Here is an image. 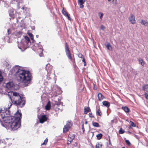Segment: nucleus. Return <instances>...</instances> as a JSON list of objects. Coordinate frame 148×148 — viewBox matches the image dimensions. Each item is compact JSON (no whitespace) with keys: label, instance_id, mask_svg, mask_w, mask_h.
Returning <instances> with one entry per match:
<instances>
[{"label":"nucleus","instance_id":"obj_1","mask_svg":"<svg viewBox=\"0 0 148 148\" xmlns=\"http://www.w3.org/2000/svg\"><path fill=\"white\" fill-rule=\"evenodd\" d=\"M12 105V103L9 102L7 107H0V122L1 125L7 130L14 131L20 127L22 114L17 111L14 116H11L9 109Z\"/></svg>","mask_w":148,"mask_h":148},{"label":"nucleus","instance_id":"obj_2","mask_svg":"<svg viewBox=\"0 0 148 148\" xmlns=\"http://www.w3.org/2000/svg\"><path fill=\"white\" fill-rule=\"evenodd\" d=\"M15 86L12 82L7 83L5 85L6 89L5 94L8 96L12 103L18 107L22 108L25 105V99L21 97L18 93L11 90L16 89Z\"/></svg>","mask_w":148,"mask_h":148},{"label":"nucleus","instance_id":"obj_3","mask_svg":"<svg viewBox=\"0 0 148 148\" xmlns=\"http://www.w3.org/2000/svg\"><path fill=\"white\" fill-rule=\"evenodd\" d=\"M11 71L12 74H15L18 82L23 83L25 86H28L30 84L32 75L29 71L17 65L13 67Z\"/></svg>","mask_w":148,"mask_h":148},{"label":"nucleus","instance_id":"obj_4","mask_svg":"<svg viewBox=\"0 0 148 148\" xmlns=\"http://www.w3.org/2000/svg\"><path fill=\"white\" fill-rule=\"evenodd\" d=\"M30 41V39L28 36H25L24 38L22 39L21 41L18 44V48L22 51H24L29 46L28 44L29 43Z\"/></svg>","mask_w":148,"mask_h":148},{"label":"nucleus","instance_id":"obj_5","mask_svg":"<svg viewBox=\"0 0 148 148\" xmlns=\"http://www.w3.org/2000/svg\"><path fill=\"white\" fill-rule=\"evenodd\" d=\"M65 49L66 55L69 59L70 60L72 61L73 60L70 53V51L69 48L67 43L66 42L65 45Z\"/></svg>","mask_w":148,"mask_h":148},{"label":"nucleus","instance_id":"obj_6","mask_svg":"<svg viewBox=\"0 0 148 148\" xmlns=\"http://www.w3.org/2000/svg\"><path fill=\"white\" fill-rule=\"evenodd\" d=\"M72 125V123L71 121H68L66 125L64 126L63 129V132H66L68 131L69 129Z\"/></svg>","mask_w":148,"mask_h":148},{"label":"nucleus","instance_id":"obj_7","mask_svg":"<svg viewBox=\"0 0 148 148\" xmlns=\"http://www.w3.org/2000/svg\"><path fill=\"white\" fill-rule=\"evenodd\" d=\"M47 118L45 115H42L41 117L39 119L40 122V123H43L45 122L47 120Z\"/></svg>","mask_w":148,"mask_h":148},{"label":"nucleus","instance_id":"obj_8","mask_svg":"<svg viewBox=\"0 0 148 148\" xmlns=\"http://www.w3.org/2000/svg\"><path fill=\"white\" fill-rule=\"evenodd\" d=\"M130 22L132 24H134L135 23L136 20L135 19L134 16L132 14L129 18Z\"/></svg>","mask_w":148,"mask_h":148},{"label":"nucleus","instance_id":"obj_9","mask_svg":"<svg viewBox=\"0 0 148 148\" xmlns=\"http://www.w3.org/2000/svg\"><path fill=\"white\" fill-rule=\"evenodd\" d=\"M45 68L48 74L50 73L52 69V66L50 65V64H48L46 65Z\"/></svg>","mask_w":148,"mask_h":148},{"label":"nucleus","instance_id":"obj_10","mask_svg":"<svg viewBox=\"0 0 148 148\" xmlns=\"http://www.w3.org/2000/svg\"><path fill=\"white\" fill-rule=\"evenodd\" d=\"M75 136L73 134H69L68 138V140L70 142V143L71 141L74 138Z\"/></svg>","mask_w":148,"mask_h":148},{"label":"nucleus","instance_id":"obj_11","mask_svg":"<svg viewBox=\"0 0 148 148\" xmlns=\"http://www.w3.org/2000/svg\"><path fill=\"white\" fill-rule=\"evenodd\" d=\"M122 109L126 113H128L130 111V109L126 106L122 107Z\"/></svg>","mask_w":148,"mask_h":148},{"label":"nucleus","instance_id":"obj_12","mask_svg":"<svg viewBox=\"0 0 148 148\" xmlns=\"http://www.w3.org/2000/svg\"><path fill=\"white\" fill-rule=\"evenodd\" d=\"M9 14L10 16L13 17L14 16V10L13 9H10L9 12Z\"/></svg>","mask_w":148,"mask_h":148},{"label":"nucleus","instance_id":"obj_13","mask_svg":"<svg viewBox=\"0 0 148 148\" xmlns=\"http://www.w3.org/2000/svg\"><path fill=\"white\" fill-rule=\"evenodd\" d=\"M140 23L142 25L147 27L148 26V22L146 21L142 20Z\"/></svg>","mask_w":148,"mask_h":148},{"label":"nucleus","instance_id":"obj_14","mask_svg":"<svg viewBox=\"0 0 148 148\" xmlns=\"http://www.w3.org/2000/svg\"><path fill=\"white\" fill-rule=\"evenodd\" d=\"M142 90L148 92V84H145L142 87Z\"/></svg>","mask_w":148,"mask_h":148},{"label":"nucleus","instance_id":"obj_15","mask_svg":"<svg viewBox=\"0 0 148 148\" xmlns=\"http://www.w3.org/2000/svg\"><path fill=\"white\" fill-rule=\"evenodd\" d=\"M98 98L99 101H101L104 98V96L101 93L98 94Z\"/></svg>","mask_w":148,"mask_h":148},{"label":"nucleus","instance_id":"obj_16","mask_svg":"<svg viewBox=\"0 0 148 148\" xmlns=\"http://www.w3.org/2000/svg\"><path fill=\"white\" fill-rule=\"evenodd\" d=\"M102 103L103 105L107 107H108L110 106V103L107 101H104L102 102Z\"/></svg>","mask_w":148,"mask_h":148},{"label":"nucleus","instance_id":"obj_17","mask_svg":"<svg viewBox=\"0 0 148 148\" xmlns=\"http://www.w3.org/2000/svg\"><path fill=\"white\" fill-rule=\"evenodd\" d=\"M51 108V104L49 101H48L45 106V109L47 110H49Z\"/></svg>","mask_w":148,"mask_h":148},{"label":"nucleus","instance_id":"obj_18","mask_svg":"<svg viewBox=\"0 0 148 148\" xmlns=\"http://www.w3.org/2000/svg\"><path fill=\"white\" fill-rule=\"evenodd\" d=\"M84 113L85 114H87L88 112L91 111L89 107L85 108L84 109Z\"/></svg>","mask_w":148,"mask_h":148},{"label":"nucleus","instance_id":"obj_19","mask_svg":"<svg viewBox=\"0 0 148 148\" xmlns=\"http://www.w3.org/2000/svg\"><path fill=\"white\" fill-rule=\"evenodd\" d=\"M106 46L107 48V49H108L110 51H111L112 50V48L111 45L110 43H108L107 45H106Z\"/></svg>","mask_w":148,"mask_h":148},{"label":"nucleus","instance_id":"obj_20","mask_svg":"<svg viewBox=\"0 0 148 148\" xmlns=\"http://www.w3.org/2000/svg\"><path fill=\"white\" fill-rule=\"evenodd\" d=\"M34 46L35 47H38L39 49L41 50L42 51V47L41 45H39V44L36 43L34 45Z\"/></svg>","mask_w":148,"mask_h":148},{"label":"nucleus","instance_id":"obj_21","mask_svg":"<svg viewBox=\"0 0 148 148\" xmlns=\"http://www.w3.org/2000/svg\"><path fill=\"white\" fill-rule=\"evenodd\" d=\"M92 124L95 127H99L100 126L99 124L96 122H92Z\"/></svg>","mask_w":148,"mask_h":148},{"label":"nucleus","instance_id":"obj_22","mask_svg":"<svg viewBox=\"0 0 148 148\" xmlns=\"http://www.w3.org/2000/svg\"><path fill=\"white\" fill-rule=\"evenodd\" d=\"M58 101H55V104L56 105H57L59 106L60 105L61 103V102H60L61 100L59 98L58 99Z\"/></svg>","mask_w":148,"mask_h":148},{"label":"nucleus","instance_id":"obj_23","mask_svg":"<svg viewBox=\"0 0 148 148\" xmlns=\"http://www.w3.org/2000/svg\"><path fill=\"white\" fill-rule=\"evenodd\" d=\"M138 61H139V62L141 64V65L143 66L144 64V63L143 62V60L140 58H139V59H138Z\"/></svg>","mask_w":148,"mask_h":148},{"label":"nucleus","instance_id":"obj_24","mask_svg":"<svg viewBox=\"0 0 148 148\" xmlns=\"http://www.w3.org/2000/svg\"><path fill=\"white\" fill-rule=\"evenodd\" d=\"M96 114L98 116H101L102 113L99 109L97 110V111L96 112Z\"/></svg>","mask_w":148,"mask_h":148},{"label":"nucleus","instance_id":"obj_25","mask_svg":"<svg viewBox=\"0 0 148 148\" xmlns=\"http://www.w3.org/2000/svg\"><path fill=\"white\" fill-rule=\"evenodd\" d=\"M96 136H97L98 139L100 140V139H101V138L102 137V135L101 134H100L97 135Z\"/></svg>","mask_w":148,"mask_h":148},{"label":"nucleus","instance_id":"obj_26","mask_svg":"<svg viewBox=\"0 0 148 148\" xmlns=\"http://www.w3.org/2000/svg\"><path fill=\"white\" fill-rule=\"evenodd\" d=\"M62 13L65 16H66L68 15V14L64 10V8H63V10H62Z\"/></svg>","mask_w":148,"mask_h":148},{"label":"nucleus","instance_id":"obj_27","mask_svg":"<svg viewBox=\"0 0 148 148\" xmlns=\"http://www.w3.org/2000/svg\"><path fill=\"white\" fill-rule=\"evenodd\" d=\"M125 132V131L123 130L122 128H121L119 130V133L120 134H123Z\"/></svg>","mask_w":148,"mask_h":148},{"label":"nucleus","instance_id":"obj_28","mask_svg":"<svg viewBox=\"0 0 148 148\" xmlns=\"http://www.w3.org/2000/svg\"><path fill=\"white\" fill-rule=\"evenodd\" d=\"M48 142V139L47 138H46L44 140V142L42 143L41 145H46Z\"/></svg>","mask_w":148,"mask_h":148},{"label":"nucleus","instance_id":"obj_29","mask_svg":"<svg viewBox=\"0 0 148 148\" xmlns=\"http://www.w3.org/2000/svg\"><path fill=\"white\" fill-rule=\"evenodd\" d=\"M85 0H78V4H84L85 2Z\"/></svg>","mask_w":148,"mask_h":148},{"label":"nucleus","instance_id":"obj_30","mask_svg":"<svg viewBox=\"0 0 148 148\" xmlns=\"http://www.w3.org/2000/svg\"><path fill=\"white\" fill-rule=\"evenodd\" d=\"M103 13L100 12L99 13V16H100V18L101 20L102 19L103 16Z\"/></svg>","mask_w":148,"mask_h":148},{"label":"nucleus","instance_id":"obj_31","mask_svg":"<svg viewBox=\"0 0 148 148\" xmlns=\"http://www.w3.org/2000/svg\"><path fill=\"white\" fill-rule=\"evenodd\" d=\"M3 80V77L1 74V73L0 71V82H2Z\"/></svg>","mask_w":148,"mask_h":148},{"label":"nucleus","instance_id":"obj_32","mask_svg":"<svg viewBox=\"0 0 148 148\" xmlns=\"http://www.w3.org/2000/svg\"><path fill=\"white\" fill-rule=\"evenodd\" d=\"M53 91L54 92L53 95V96H57L58 95V94L57 90H56L55 91V90H53Z\"/></svg>","mask_w":148,"mask_h":148},{"label":"nucleus","instance_id":"obj_33","mask_svg":"<svg viewBox=\"0 0 148 148\" xmlns=\"http://www.w3.org/2000/svg\"><path fill=\"white\" fill-rule=\"evenodd\" d=\"M130 124L133 127H135L136 126L135 124L132 121H130Z\"/></svg>","mask_w":148,"mask_h":148},{"label":"nucleus","instance_id":"obj_34","mask_svg":"<svg viewBox=\"0 0 148 148\" xmlns=\"http://www.w3.org/2000/svg\"><path fill=\"white\" fill-rule=\"evenodd\" d=\"M125 142L128 145H131V143L129 140H125Z\"/></svg>","mask_w":148,"mask_h":148},{"label":"nucleus","instance_id":"obj_35","mask_svg":"<svg viewBox=\"0 0 148 148\" xmlns=\"http://www.w3.org/2000/svg\"><path fill=\"white\" fill-rule=\"evenodd\" d=\"M117 0H113L112 3L114 5H116L117 4Z\"/></svg>","mask_w":148,"mask_h":148},{"label":"nucleus","instance_id":"obj_36","mask_svg":"<svg viewBox=\"0 0 148 148\" xmlns=\"http://www.w3.org/2000/svg\"><path fill=\"white\" fill-rule=\"evenodd\" d=\"M145 97L147 99H148V94L145 92L144 94Z\"/></svg>","mask_w":148,"mask_h":148},{"label":"nucleus","instance_id":"obj_37","mask_svg":"<svg viewBox=\"0 0 148 148\" xmlns=\"http://www.w3.org/2000/svg\"><path fill=\"white\" fill-rule=\"evenodd\" d=\"M101 29L104 30L105 29V27L103 25H101Z\"/></svg>","mask_w":148,"mask_h":148},{"label":"nucleus","instance_id":"obj_38","mask_svg":"<svg viewBox=\"0 0 148 148\" xmlns=\"http://www.w3.org/2000/svg\"><path fill=\"white\" fill-rule=\"evenodd\" d=\"M89 115V117L90 118H92L94 117V116L92 115V113H90Z\"/></svg>","mask_w":148,"mask_h":148},{"label":"nucleus","instance_id":"obj_39","mask_svg":"<svg viewBox=\"0 0 148 148\" xmlns=\"http://www.w3.org/2000/svg\"><path fill=\"white\" fill-rule=\"evenodd\" d=\"M80 5L79 7L80 8H82L84 7V5H83V4L79 3L78 4Z\"/></svg>","mask_w":148,"mask_h":148},{"label":"nucleus","instance_id":"obj_40","mask_svg":"<svg viewBox=\"0 0 148 148\" xmlns=\"http://www.w3.org/2000/svg\"><path fill=\"white\" fill-rule=\"evenodd\" d=\"M78 57L80 58H84L83 56L81 54H79L78 55Z\"/></svg>","mask_w":148,"mask_h":148},{"label":"nucleus","instance_id":"obj_41","mask_svg":"<svg viewBox=\"0 0 148 148\" xmlns=\"http://www.w3.org/2000/svg\"><path fill=\"white\" fill-rule=\"evenodd\" d=\"M30 38H31V39L32 40V42H34V40L33 36H31Z\"/></svg>","mask_w":148,"mask_h":148},{"label":"nucleus","instance_id":"obj_42","mask_svg":"<svg viewBox=\"0 0 148 148\" xmlns=\"http://www.w3.org/2000/svg\"><path fill=\"white\" fill-rule=\"evenodd\" d=\"M66 16L67 17L69 20H71V18L69 16L68 14V15L67 16Z\"/></svg>","mask_w":148,"mask_h":148},{"label":"nucleus","instance_id":"obj_43","mask_svg":"<svg viewBox=\"0 0 148 148\" xmlns=\"http://www.w3.org/2000/svg\"><path fill=\"white\" fill-rule=\"evenodd\" d=\"M82 132H83V133H84V131H85V129H84V128H82Z\"/></svg>","mask_w":148,"mask_h":148},{"label":"nucleus","instance_id":"obj_44","mask_svg":"<svg viewBox=\"0 0 148 148\" xmlns=\"http://www.w3.org/2000/svg\"><path fill=\"white\" fill-rule=\"evenodd\" d=\"M10 30L9 29L7 31H8V34H10Z\"/></svg>","mask_w":148,"mask_h":148},{"label":"nucleus","instance_id":"obj_45","mask_svg":"<svg viewBox=\"0 0 148 148\" xmlns=\"http://www.w3.org/2000/svg\"><path fill=\"white\" fill-rule=\"evenodd\" d=\"M83 60H82V62H86L84 59V58H82Z\"/></svg>","mask_w":148,"mask_h":148},{"label":"nucleus","instance_id":"obj_46","mask_svg":"<svg viewBox=\"0 0 148 148\" xmlns=\"http://www.w3.org/2000/svg\"><path fill=\"white\" fill-rule=\"evenodd\" d=\"M43 53H40V54H39V56L40 57L41 56H42V55Z\"/></svg>","mask_w":148,"mask_h":148},{"label":"nucleus","instance_id":"obj_47","mask_svg":"<svg viewBox=\"0 0 148 148\" xmlns=\"http://www.w3.org/2000/svg\"><path fill=\"white\" fill-rule=\"evenodd\" d=\"M3 141H4V140H1L0 141V143H3Z\"/></svg>","mask_w":148,"mask_h":148},{"label":"nucleus","instance_id":"obj_48","mask_svg":"<svg viewBox=\"0 0 148 148\" xmlns=\"http://www.w3.org/2000/svg\"><path fill=\"white\" fill-rule=\"evenodd\" d=\"M29 35L30 37H31V36H33V35L31 33L29 34Z\"/></svg>","mask_w":148,"mask_h":148},{"label":"nucleus","instance_id":"obj_49","mask_svg":"<svg viewBox=\"0 0 148 148\" xmlns=\"http://www.w3.org/2000/svg\"><path fill=\"white\" fill-rule=\"evenodd\" d=\"M82 128H84V124L83 123V124L81 125Z\"/></svg>","mask_w":148,"mask_h":148},{"label":"nucleus","instance_id":"obj_50","mask_svg":"<svg viewBox=\"0 0 148 148\" xmlns=\"http://www.w3.org/2000/svg\"><path fill=\"white\" fill-rule=\"evenodd\" d=\"M84 62V66H86V62Z\"/></svg>","mask_w":148,"mask_h":148},{"label":"nucleus","instance_id":"obj_51","mask_svg":"<svg viewBox=\"0 0 148 148\" xmlns=\"http://www.w3.org/2000/svg\"><path fill=\"white\" fill-rule=\"evenodd\" d=\"M87 123H88L87 121H85V124H87Z\"/></svg>","mask_w":148,"mask_h":148},{"label":"nucleus","instance_id":"obj_52","mask_svg":"<svg viewBox=\"0 0 148 148\" xmlns=\"http://www.w3.org/2000/svg\"><path fill=\"white\" fill-rule=\"evenodd\" d=\"M22 9H23V10H24L25 9V8L23 7L22 8Z\"/></svg>","mask_w":148,"mask_h":148},{"label":"nucleus","instance_id":"obj_53","mask_svg":"<svg viewBox=\"0 0 148 148\" xmlns=\"http://www.w3.org/2000/svg\"><path fill=\"white\" fill-rule=\"evenodd\" d=\"M39 36L38 35H36V37L37 38Z\"/></svg>","mask_w":148,"mask_h":148},{"label":"nucleus","instance_id":"obj_54","mask_svg":"<svg viewBox=\"0 0 148 148\" xmlns=\"http://www.w3.org/2000/svg\"><path fill=\"white\" fill-rule=\"evenodd\" d=\"M108 1H110L111 0H108Z\"/></svg>","mask_w":148,"mask_h":148},{"label":"nucleus","instance_id":"obj_55","mask_svg":"<svg viewBox=\"0 0 148 148\" xmlns=\"http://www.w3.org/2000/svg\"><path fill=\"white\" fill-rule=\"evenodd\" d=\"M3 0H0V1H3Z\"/></svg>","mask_w":148,"mask_h":148},{"label":"nucleus","instance_id":"obj_56","mask_svg":"<svg viewBox=\"0 0 148 148\" xmlns=\"http://www.w3.org/2000/svg\"><path fill=\"white\" fill-rule=\"evenodd\" d=\"M122 148H124V147H123Z\"/></svg>","mask_w":148,"mask_h":148}]
</instances>
